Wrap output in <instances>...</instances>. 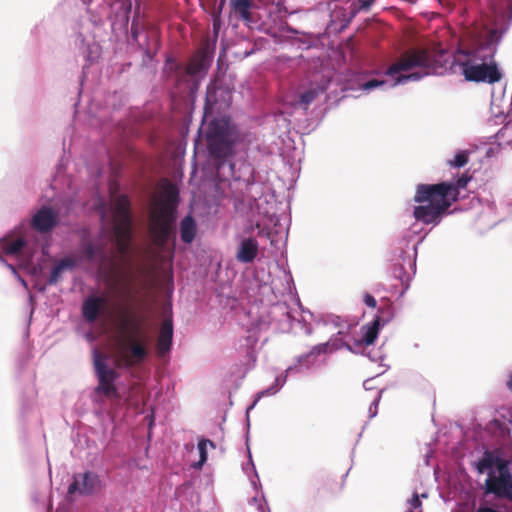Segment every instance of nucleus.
<instances>
[{
	"instance_id": "f257e3e1",
	"label": "nucleus",
	"mask_w": 512,
	"mask_h": 512,
	"mask_svg": "<svg viewBox=\"0 0 512 512\" xmlns=\"http://www.w3.org/2000/svg\"><path fill=\"white\" fill-rule=\"evenodd\" d=\"M471 176L463 173L455 181L419 184L416 187L413 216L423 224H438L453 203L458 201L460 189L466 188Z\"/></svg>"
},
{
	"instance_id": "f03ea898",
	"label": "nucleus",
	"mask_w": 512,
	"mask_h": 512,
	"mask_svg": "<svg viewBox=\"0 0 512 512\" xmlns=\"http://www.w3.org/2000/svg\"><path fill=\"white\" fill-rule=\"evenodd\" d=\"M496 31H491L488 38L480 43L471 56L462 64L463 75L467 81L494 84L502 78L494 59L496 53Z\"/></svg>"
},
{
	"instance_id": "7ed1b4c3",
	"label": "nucleus",
	"mask_w": 512,
	"mask_h": 512,
	"mask_svg": "<svg viewBox=\"0 0 512 512\" xmlns=\"http://www.w3.org/2000/svg\"><path fill=\"white\" fill-rule=\"evenodd\" d=\"M143 317L124 318L121 322V330L126 332L130 327L138 337H126L121 335L116 339L114 366L116 368H131L146 359L149 350L141 327Z\"/></svg>"
},
{
	"instance_id": "20e7f679",
	"label": "nucleus",
	"mask_w": 512,
	"mask_h": 512,
	"mask_svg": "<svg viewBox=\"0 0 512 512\" xmlns=\"http://www.w3.org/2000/svg\"><path fill=\"white\" fill-rule=\"evenodd\" d=\"M446 52L443 49L413 48L401 55L399 60L392 64L386 74L394 77L400 72L410 71L414 68H427L436 72L447 62Z\"/></svg>"
},
{
	"instance_id": "39448f33",
	"label": "nucleus",
	"mask_w": 512,
	"mask_h": 512,
	"mask_svg": "<svg viewBox=\"0 0 512 512\" xmlns=\"http://www.w3.org/2000/svg\"><path fill=\"white\" fill-rule=\"evenodd\" d=\"M112 220L117 250L119 254L126 255L132 238V215L126 195H119L113 200Z\"/></svg>"
},
{
	"instance_id": "423d86ee",
	"label": "nucleus",
	"mask_w": 512,
	"mask_h": 512,
	"mask_svg": "<svg viewBox=\"0 0 512 512\" xmlns=\"http://www.w3.org/2000/svg\"><path fill=\"white\" fill-rule=\"evenodd\" d=\"M207 140L210 154L217 160V168L220 169L233 154L234 141L227 121L224 119L211 121Z\"/></svg>"
},
{
	"instance_id": "0eeeda50",
	"label": "nucleus",
	"mask_w": 512,
	"mask_h": 512,
	"mask_svg": "<svg viewBox=\"0 0 512 512\" xmlns=\"http://www.w3.org/2000/svg\"><path fill=\"white\" fill-rule=\"evenodd\" d=\"M175 210L169 203H161L150 214L149 233L155 246L163 249L174 230Z\"/></svg>"
},
{
	"instance_id": "6e6552de",
	"label": "nucleus",
	"mask_w": 512,
	"mask_h": 512,
	"mask_svg": "<svg viewBox=\"0 0 512 512\" xmlns=\"http://www.w3.org/2000/svg\"><path fill=\"white\" fill-rule=\"evenodd\" d=\"M106 359V355L94 350L93 364L98 379V385L95 388V392L102 394L108 399L119 400L120 394L115 385V381L119 377V373L115 369L108 367Z\"/></svg>"
},
{
	"instance_id": "1a4fd4ad",
	"label": "nucleus",
	"mask_w": 512,
	"mask_h": 512,
	"mask_svg": "<svg viewBox=\"0 0 512 512\" xmlns=\"http://www.w3.org/2000/svg\"><path fill=\"white\" fill-rule=\"evenodd\" d=\"M496 474L490 471L485 480V493L494 494L512 512V474L509 464L501 465Z\"/></svg>"
},
{
	"instance_id": "9d476101",
	"label": "nucleus",
	"mask_w": 512,
	"mask_h": 512,
	"mask_svg": "<svg viewBox=\"0 0 512 512\" xmlns=\"http://www.w3.org/2000/svg\"><path fill=\"white\" fill-rule=\"evenodd\" d=\"M99 477L92 472L74 475L73 482L68 487V494L79 492L82 495H91L99 486Z\"/></svg>"
},
{
	"instance_id": "9b49d317",
	"label": "nucleus",
	"mask_w": 512,
	"mask_h": 512,
	"mask_svg": "<svg viewBox=\"0 0 512 512\" xmlns=\"http://www.w3.org/2000/svg\"><path fill=\"white\" fill-rule=\"evenodd\" d=\"M210 65V56L204 51H199L190 58L188 64L184 68V71L186 75L198 81L205 76Z\"/></svg>"
},
{
	"instance_id": "f8f14e48",
	"label": "nucleus",
	"mask_w": 512,
	"mask_h": 512,
	"mask_svg": "<svg viewBox=\"0 0 512 512\" xmlns=\"http://www.w3.org/2000/svg\"><path fill=\"white\" fill-rule=\"evenodd\" d=\"M107 304V299L103 296H89L82 304V316L90 323L95 322L104 310Z\"/></svg>"
},
{
	"instance_id": "ddd939ff",
	"label": "nucleus",
	"mask_w": 512,
	"mask_h": 512,
	"mask_svg": "<svg viewBox=\"0 0 512 512\" xmlns=\"http://www.w3.org/2000/svg\"><path fill=\"white\" fill-rule=\"evenodd\" d=\"M57 224V215L49 207L41 208L32 219V226L39 232L51 231Z\"/></svg>"
},
{
	"instance_id": "4468645a",
	"label": "nucleus",
	"mask_w": 512,
	"mask_h": 512,
	"mask_svg": "<svg viewBox=\"0 0 512 512\" xmlns=\"http://www.w3.org/2000/svg\"><path fill=\"white\" fill-rule=\"evenodd\" d=\"M257 254L258 242L256 239L249 237L241 241L236 253V259L241 263H251L257 257Z\"/></svg>"
},
{
	"instance_id": "2eb2a0df",
	"label": "nucleus",
	"mask_w": 512,
	"mask_h": 512,
	"mask_svg": "<svg viewBox=\"0 0 512 512\" xmlns=\"http://www.w3.org/2000/svg\"><path fill=\"white\" fill-rule=\"evenodd\" d=\"M172 339L173 322L172 319L166 318L161 325L157 339V349L159 354L163 355L170 350L172 345Z\"/></svg>"
},
{
	"instance_id": "dca6fc26",
	"label": "nucleus",
	"mask_w": 512,
	"mask_h": 512,
	"mask_svg": "<svg viewBox=\"0 0 512 512\" xmlns=\"http://www.w3.org/2000/svg\"><path fill=\"white\" fill-rule=\"evenodd\" d=\"M509 462L491 451H485L482 458L477 462L476 468L479 473L498 471L501 465H507Z\"/></svg>"
},
{
	"instance_id": "f3484780",
	"label": "nucleus",
	"mask_w": 512,
	"mask_h": 512,
	"mask_svg": "<svg viewBox=\"0 0 512 512\" xmlns=\"http://www.w3.org/2000/svg\"><path fill=\"white\" fill-rule=\"evenodd\" d=\"M74 265H75V261L72 258H70V257H66V258L61 259L52 268L50 276H49V279H48V283L50 285L56 284L59 281V279L61 278L62 273L65 270H67V269L73 268Z\"/></svg>"
},
{
	"instance_id": "a211bd4d",
	"label": "nucleus",
	"mask_w": 512,
	"mask_h": 512,
	"mask_svg": "<svg viewBox=\"0 0 512 512\" xmlns=\"http://www.w3.org/2000/svg\"><path fill=\"white\" fill-rule=\"evenodd\" d=\"M181 240L190 244L196 235V223L191 216H186L180 224Z\"/></svg>"
},
{
	"instance_id": "6ab92c4d",
	"label": "nucleus",
	"mask_w": 512,
	"mask_h": 512,
	"mask_svg": "<svg viewBox=\"0 0 512 512\" xmlns=\"http://www.w3.org/2000/svg\"><path fill=\"white\" fill-rule=\"evenodd\" d=\"M233 11L238 14L244 21H252L250 9L253 7L251 0H231Z\"/></svg>"
},
{
	"instance_id": "aec40b11",
	"label": "nucleus",
	"mask_w": 512,
	"mask_h": 512,
	"mask_svg": "<svg viewBox=\"0 0 512 512\" xmlns=\"http://www.w3.org/2000/svg\"><path fill=\"white\" fill-rule=\"evenodd\" d=\"M363 331L362 342L367 346L372 345L379 333V318H376L370 325L365 326Z\"/></svg>"
},
{
	"instance_id": "412c9836",
	"label": "nucleus",
	"mask_w": 512,
	"mask_h": 512,
	"mask_svg": "<svg viewBox=\"0 0 512 512\" xmlns=\"http://www.w3.org/2000/svg\"><path fill=\"white\" fill-rule=\"evenodd\" d=\"M207 445H210V447L215 448V444L213 441L209 439H201L198 442V450H199V461L196 462L193 467L196 469H201L204 463L207 461Z\"/></svg>"
},
{
	"instance_id": "4be33fe9",
	"label": "nucleus",
	"mask_w": 512,
	"mask_h": 512,
	"mask_svg": "<svg viewBox=\"0 0 512 512\" xmlns=\"http://www.w3.org/2000/svg\"><path fill=\"white\" fill-rule=\"evenodd\" d=\"M24 246H25L24 239L18 238L13 241L7 242L3 246V250L7 255H18L22 251Z\"/></svg>"
},
{
	"instance_id": "5701e85b",
	"label": "nucleus",
	"mask_w": 512,
	"mask_h": 512,
	"mask_svg": "<svg viewBox=\"0 0 512 512\" xmlns=\"http://www.w3.org/2000/svg\"><path fill=\"white\" fill-rule=\"evenodd\" d=\"M329 352V344L321 343L312 347L308 354L302 355L299 357V362L304 363L307 362L310 357H317L320 354H325Z\"/></svg>"
},
{
	"instance_id": "b1692460",
	"label": "nucleus",
	"mask_w": 512,
	"mask_h": 512,
	"mask_svg": "<svg viewBox=\"0 0 512 512\" xmlns=\"http://www.w3.org/2000/svg\"><path fill=\"white\" fill-rule=\"evenodd\" d=\"M102 252L103 249L96 247L91 241H86L82 245V254L89 261L93 260L97 254H101Z\"/></svg>"
},
{
	"instance_id": "393cba45",
	"label": "nucleus",
	"mask_w": 512,
	"mask_h": 512,
	"mask_svg": "<svg viewBox=\"0 0 512 512\" xmlns=\"http://www.w3.org/2000/svg\"><path fill=\"white\" fill-rule=\"evenodd\" d=\"M319 89L312 88L305 92H303L300 95V104L304 106V108H307L308 105H310L318 96Z\"/></svg>"
},
{
	"instance_id": "a878e982",
	"label": "nucleus",
	"mask_w": 512,
	"mask_h": 512,
	"mask_svg": "<svg viewBox=\"0 0 512 512\" xmlns=\"http://www.w3.org/2000/svg\"><path fill=\"white\" fill-rule=\"evenodd\" d=\"M468 154L466 151H461L459 153H457L454 157L453 160H449L448 161V164L451 166V167H455V168H461L463 166H465L467 163H468Z\"/></svg>"
},
{
	"instance_id": "bb28decb",
	"label": "nucleus",
	"mask_w": 512,
	"mask_h": 512,
	"mask_svg": "<svg viewBox=\"0 0 512 512\" xmlns=\"http://www.w3.org/2000/svg\"><path fill=\"white\" fill-rule=\"evenodd\" d=\"M421 77H422V75L418 72L410 73L408 75H400L396 78V81L393 84V86H395L396 84L406 83L409 80L416 81V80H419Z\"/></svg>"
},
{
	"instance_id": "cd10ccee",
	"label": "nucleus",
	"mask_w": 512,
	"mask_h": 512,
	"mask_svg": "<svg viewBox=\"0 0 512 512\" xmlns=\"http://www.w3.org/2000/svg\"><path fill=\"white\" fill-rule=\"evenodd\" d=\"M385 84H386V81H384V80L372 79V80L365 82L362 85V89L366 90V91H370V90H373V89H375L379 86L385 85Z\"/></svg>"
},
{
	"instance_id": "c85d7f7f",
	"label": "nucleus",
	"mask_w": 512,
	"mask_h": 512,
	"mask_svg": "<svg viewBox=\"0 0 512 512\" xmlns=\"http://www.w3.org/2000/svg\"><path fill=\"white\" fill-rule=\"evenodd\" d=\"M326 344H329V352L338 350L342 347H348V345L342 339L339 338L330 339L329 341L326 342Z\"/></svg>"
},
{
	"instance_id": "c756f323",
	"label": "nucleus",
	"mask_w": 512,
	"mask_h": 512,
	"mask_svg": "<svg viewBox=\"0 0 512 512\" xmlns=\"http://www.w3.org/2000/svg\"><path fill=\"white\" fill-rule=\"evenodd\" d=\"M476 512H509V509L506 508V504L502 502L497 508L480 506Z\"/></svg>"
},
{
	"instance_id": "7c9ffc66",
	"label": "nucleus",
	"mask_w": 512,
	"mask_h": 512,
	"mask_svg": "<svg viewBox=\"0 0 512 512\" xmlns=\"http://www.w3.org/2000/svg\"><path fill=\"white\" fill-rule=\"evenodd\" d=\"M363 300L364 303L370 308H375L377 305L376 299L369 293L364 294Z\"/></svg>"
},
{
	"instance_id": "2f4dec72",
	"label": "nucleus",
	"mask_w": 512,
	"mask_h": 512,
	"mask_svg": "<svg viewBox=\"0 0 512 512\" xmlns=\"http://www.w3.org/2000/svg\"><path fill=\"white\" fill-rule=\"evenodd\" d=\"M410 502V505H411V509L410 510H415V509H418L421 507L422 503L419 499V496L418 494H414L413 497L411 498V500L409 501Z\"/></svg>"
},
{
	"instance_id": "473e14b6",
	"label": "nucleus",
	"mask_w": 512,
	"mask_h": 512,
	"mask_svg": "<svg viewBox=\"0 0 512 512\" xmlns=\"http://www.w3.org/2000/svg\"><path fill=\"white\" fill-rule=\"evenodd\" d=\"M375 1L376 0H359L358 9L359 10H368Z\"/></svg>"
},
{
	"instance_id": "72a5a7b5",
	"label": "nucleus",
	"mask_w": 512,
	"mask_h": 512,
	"mask_svg": "<svg viewBox=\"0 0 512 512\" xmlns=\"http://www.w3.org/2000/svg\"><path fill=\"white\" fill-rule=\"evenodd\" d=\"M506 6L508 18L512 20V0H503Z\"/></svg>"
},
{
	"instance_id": "f704fd0d",
	"label": "nucleus",
	"mask_w": 512,
	"mask_h": 512,
	"mask_svg": "<svg viewBox=\"0 0 512 512\" xmlns=\"http://www.w3.org/2000/svg\"><path fill=\"white\" fill-rule=\"evenodd\" d=\"M225 3H226V0L219 1V5H218L217 11L215 13L216 18H218L220 16V14L225 6Z\"/></svg>"
},
{
	"instance_id": "c9c22d12",
	"label": "nucleus",
	"mask_w": 512,
	"mask_h": 512,
	"mask_svg": "<svg viewBox=\"0 0 512 512\" xmlns=\"http://www.w3.org/2000/svg\"><path fill=\"white\" fill-rule=\"evenodd\" d=\"M504 133L507 136L512 137V122H509L504 126Z\"/></svg>"
},
{
	"instance_id": "e433bc0d",
	"label": "nucleus",
	"mask_w": 512,
	"mask_h": 512,
	"mask_svg": "<svg viewBox=\"0 0 512 512\" xmlns=\"http://www.w3.org/2000/svg\"><path fill=\"white\" fill-rule=\"evenodd\" d=\"M212 98H213V93H212L211 89L208 88L207 97H206L207 102H211Z\"/></svg>"
},
{
	"instance_id": "4c0bfd02",
	"label": "nucleus",
	"mask_w": 512,
	"mask_h": 512,
	"mask_svg": "<svg viewBox=\"0 0 512 512\" xmlns=\"http://www.w3.org/2000/svg\"><path fill=\"white\" fill-rule=\"evenodd\" d=\"M274 393H275V391L273 390V388H269L266 391H262L261 395H269V394H274Z\"/></svg>"
},
{
	"instance_id": "58836bf2",
	"label": "nucleus",
	"mask_w": 512,
	"mask_h": 512,
	"mask_svg": "<svg viewBox=\"0 0 512 512\" xmlns=\"http://www.w3.org/2000/svg\"><path fill=\"white\" fill-rule=\"evenodd\" d=\"M406 512H414V511H413V510H408V511H406Z\"/></svg>"
},
{
	"instance_id": "ea45409f",
	"label": "nucleus",
	"mask_w": 512,
	"mask_h": 512,
	"mask_svg": "<svg viewBox=\"0 0 512 512\" xmlns=\"http://www.w3.org/2000/svg\"><path fill=\"white\" fill-rule=\"evenodd\" d=\"M420 512H423V511H420Z\"/></svg>"
}]
</instances>
